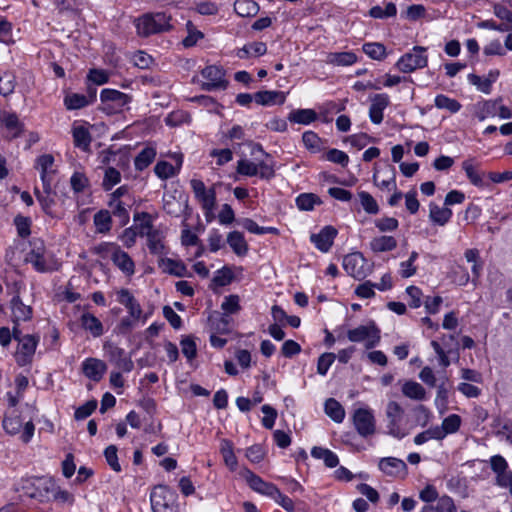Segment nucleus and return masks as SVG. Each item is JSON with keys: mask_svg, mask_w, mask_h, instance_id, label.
<instances>
[{"mask_svg": "<svg viewBox=\"0 0 512 512\" xmlns=\"http://www.w3.org/2000/svg\"><path fill=\"white\" fill-rule=\"evenodd\" d=\"M494 428H496L495 435L500 440H505L507 443L512 445V425L510 423L501 424L500 420H496L494 423Z\"/></svg>", "mask_w": 512, "mask_h": 512, "instance_id": "69168bd1", "label": "nucleus"}, {"mask_svg": "<svg viewBox=\"0 0 512 512\" xmlns=\"http://www.w3.org/2000/svg\"><path fill=\"white\" fill-rule=\"evenodd\" d=\"M111 261L126 276H131L135 273L134 261L132 260L128 253H126L120 248L119 245L115 250Z\"/></svg>", "mask_w": 512, "mask_h": 512, "instance_id": "393cba45", "label": "nucleus"}, {"mask_svg": "<svg viewBox=\"0 0 512 512\" xmlns=\"http://www.w3.org/2000/svg\"><path fill=\"white\" fill-rule=\"evenodd\" d=\"M493 12L497 18L502 20L501 26L506 27L507 31L512 30V11L501 4H496L494 5Z\"/></svg>", "mask_w": 512, "mask_h": 512, "instance_id": "052dcab7", "label": "nucleus"}, {"mask_svg": "<svg viewBox=\"0 0 512 512\" xmlns=\"http://www.w3.org/2000/svg\"><path fill=\"white\" fill-rule=\"evenodd\" d=\"M490 466L492 471L496 474V484H505L504 481L507 479L508 463L506 459L501 455H494L490 458Z\"/></svg>", "mask_w": 512, "mask_h": 512, "instance_id": "7c9ffc66", "label": "nucleus"}, {"mask_svg": "<svg viewBox=\"0 0 512 512\" xmlns=\"http://www.w3.org/2000/svg\"><path fill=\"white\" fill-rule=\"evenodd\" d=\"M116 295L117 301L121 305L125 306L131 318H133L134 320L142 319L143 310L138 301L135 299V297L128 289L121 288L116 291Z\"/></svg>", "mask_w": 512, "mask_h": 512, "instance_id": "4468645a", "label": "nucleus"}, {"mask_svg": "<svg viewBox=\"0 0 512 512\" xmlns=\"http://www.w3.org/2000/svg\"><path fill=\"white\" fill-rule=\"evenodd\" d=\"M325 413L335 422L341 423L345 418L343 406L334 398L326 400L324 405Z\"/></svg>", "mask_w": 512, "mask_h": 512, "instance_id": "a18cd8bd", "label": "nucleus"}, {"mask_svg": "<svg viewBox=\"0 0 512 512\" xmlns=\"http://www.w3.org/2000/svg\"><path fill=\"white\" fill-rule=\"evenodd\" d=\"M378 467L384 474L391 477L404 478L407 475V465L399 458H382L379 461Z\"/></svg>", "mask_w": 512, "mask_h": 512, "instance_id": "dca6fc26", "label": "nucleus"}, {"mask_svg": "<svg viewBox=\"0 0 512 512\" xmlns=\"http://www.w3.org/2000/svg\"><path fill=\"white\" fill-rule=\"evenodd\" d=\"M202 77L206 80L202 84V89L212 91L216 89H226L228 82L225 80L224 71L215 65L207 66L201 71Z\"/></svg>", "mask_w": 512, "mask_h": 512, "instance_id": "f8f14e48", "label": "nucleus"}, {"mask_svg": "<svg viewBox=\"0 0 512 512\" xmlns=\"http://www.w3.org/2000/svg\"><path fill=\"white\" fill-rule=\"evenodd\" d=\"M30 246L31 249L25 256V262L32 264L37 272L47 273L59 269L60 263L52 254L47 253L42 240L33 239L30 242Z\"/></svg>", "mask_w": 512, "mask_h": 512, "instance_id": "f257e3e1", "label": "nucleus"}, {"mask_svg": "<svg viewBox=\"0 0 512 512\" xmlns=\"http://www.w3.org/2000/svg\"><path fill=\"white\" fill-rule=\"evenodd\" d=\"M369 108V118L374 124H380L383 121V111L390 105V98L386 93L375 94L371 98Z\"/></svg>", "mask_w": 512, "mask_h": 512, "instance_id": "f3484780", "label": "nucleus"}, {"mask_svg": "<svg viewBox=\"0 0 512 512\" xmlns=\"http://www.w3.org/2000/svg\"><path fill=\"white\" fill-rule=\"evenodd\" d=\"M336 235L337 230L334 227L325 226L318 234H312L310 240L321 252H328Z\"/></svg>", "mask_w": 512, "mask_h": 512, "instance_id": "6ab92c4d", "label": "nucleus"}, {"mask_svg": "<svg viewBox=\"0 0 512 512\" xmlns=\"http://www.w3.org/2000/svg\"><path fill=\"white\" fill-rule=\"evenodd\" d=\"M54 191L52 185H49V189L43 187L40 191L37 187L34 188V195L39 202L43 212L47 215H52V208L55 205Z\"/></svg>", "mask_w": 512, "mask_h": 512, "instance_id": "cd10ccee", "label": "nucleus"}, {"mask_svg": "<svg viewBox=\"0 0 512 512\" xmlns=\"http://www.w3.org/2000/svg\"><path fill=\"white\" fill-rule=\"evenodd\" d=\"M127 206L128 204L122 200H110L109 202L111 213L119 218L121 225H126L129 221Z\"/></svg>", "mask_w": 512, "mask_h": 512, "instance_id": "3c124183", "label": "nucleus"}, {"mask_svg": "<svg viewBox=\"0 0 512 512\" xmlns=\"http://www.w3.org/2000/svg\"><path fill=\"white\" fill-rule=\"evenodd\" d=\"M363 52L373 60L381 61L386 58V47L382 43L369 42L362 46Z\"/></svg>", "mask_w": 512, "mask_h": 512, "instance_id": "8fccbe9b", "label": "nucleus"}, {"mask_svg": "<svg viewBox=\"0 0 512 512\" xmlns=\"http://www.w3.org/2000/svg\"><path fill=\"white\" fill-rule=\"evenodd\" d=\"M234 278L233 272L229 267H222L221 269L217 270L212 282L218 286V287H224L226 285H229Z\"/></svg>", "mask_w": 512, "mask_h": 512, "instance_id": "680f3d73", "label": "nucleus"}, {"mask_svg": "<svg viewBox=\"0 0 512 512\" xmlns=\"http://www.w3.org/2000/svg\"><path fill=\"white\" fill-rule=\"evenodd\" d=\"M156 150L153 147H146L135 157L134 166L138 171L146 169L155 159Z\"/></svg>", "mask_w": 512, "mask_h": 512, "instance_id": "49530a36", "label": "nucleus"}, {"mask_svg": "<svg viewBox=\"0 0 512 512\" xmlns=\"http://www.w3.org/2000/svg\"><path fill=\"white\" fill-rule=\"evenodd\" d=\"M358 197L360 204L366 213L371 215L379 213V205L370 193L366 191H360L358 192Z\"/></svg>", "mask_w": 512, "mask_h": 512, "instance_id": "6e6d98bb", "label": "nucleus"}, {"mask_svg": "<svg viewBox=\"0 0 512 512\" xmlns=\"http://www.w3.org/2000/svg\"><path fill=\"white\" fill-rule=\"evenodd\" d=\"M358 61L357 55L352 51L330 52L326 55L325 62L332 66H351Z\"/></svg>", "mask_w": 512, "mask_h": 512, "instance_id": "bb28decb", "label": "nucleus"}, {"mask_svg": "<svg viewBox=\"0 0 512 512\" xmlns=\"http://www.w3.org/2000/svg\"><path fill=\"white\" fill-rule=\"evenodd\" d=\"M10 305L13 327L20 328L19 326L21 322L29 321L32 318V308L25 305L18 295L12 298Z\"/></svg>", "mask_w": 512, "mask_h": 512, "instance_id": "2eb2a0df", "label": "nucleus"}, {"mask_svg": "<svg viewBox=\"0 0 512 512\" xmlns=\"http://www.w3.org/2000/svg\"><path fill=\"white\" fill-rule=\"evenodd\" d=\"M259 5L254 0H237L234 11L241 17H253L259 12Z\"/></svg>", "mask_w": 512, "mask_h": 512, "instance_id": "79ce46f5", "label": "nucleus"}, {"mask_svg": "<svg viewBox=\"0 0 512 512\" xmlns=\"http://www.w3.org/2000/svg\"><path fill=\"white\" fill-rule=\"evenodd\" d=\"M102 111L108 115L121 113L131 103L132 96L116 89L105 88L100 92Z\"/></svg>", "mask_w": 512, "mask_h": 512, "instance_id": "39448f33", "label": "nucleus"}, {"mask_svg": "<svg viewBox=\"0 0 512 512\" xmlns=\"http://www.w3.org/2000/svg\"><path fill=\"white\" fill-rule=\"evenodd\" d=\"M137 34L148 37L152 34L168 31L171 28L170 17L165 13H147L134 21Z\"/></svg>", "mask_w": 512, "mask_h": 512, "instance_id": "f03ea898", "label": "nucleus"}, {"mask_svg": "<svg viewBox=\"0 0 512 512\" xmlns=\"http://www.w3.org/2000/svg\"><path fill=\"white\" fill-rule=\"evenodd\" d=\"M227 243L238 256H244L248 252V244L243 234L239 231L230 232L227 236Z\"/></svg>", "mask_w": 512, "mask_h": 512, "instance_id": "e433bc0d", "label": "nucleus"}, {"mask_svg": "<svg viewBox=\"0 0 512 512\" xmlns=\"http://www.w3.org/2000/svg\"><path fill=\"white\" fill-rule=\"evenodd\" d=\"M302 141L304 146L312 153L320 151L321 139L313 131H306L302 135Z\"/></svg>", "mask_w": 512, "mask_h": 512, "instance_id": "e2e57ef3", "label": "nucleus"}, {"mask_svg": "<svg viewBox=\"0 0 512 512\" xmlns=\"http://www.w3.org/2000/svg\"><path fill=\"white\" fill-rule=\"evenodd\" d=\"M108 356L110 361L124 372H130L134 367L132 360L127 356L125 350L118 346L110 345L108 347Z\"/></svg>", "mask_w": 512, "mask_h": 512, "instance_id": "5701e85b", "label": "nucleus"}, {"mask_svg": "<svg viewBox=\"0 0 512 512\" xmlns=\"http://www.w3.org/2000/svg\"><path fill=\"white\" fill-rule=\"evenodd\" d=\"M260 152L266 156V160L257 162L258 165V176L264 180H270L275 176L274 161L270 158V155L265 153L260 144H255L252 148V154Z\"/></svg>", "mask_w": 512, "mask_h": 512, "instance_id": "b1692460", "label": "nucleus"}, {"mask_svg": "<svg viewBox=\"0 0 512 512\" xmlns=\"http://www.w3.org/2000/svg\"><path fill=\"white\" fill-rule=\"evenodd\" d=\"M173 158L175 160V165L167 161H159L155 165L154 172L157 177H159L162 180H166L176 176L179 173L183 162L182 157L180 155L175 154Z\"/></svg>", "mask_w": 512, "mask_h": 512, "instance_id": "4be33fe9", "label": "nucleus"}, {"mask_svg": "<svg viewBox=\"0 0 512 512\" xmlns=\"http://www.w3.org/2000/svg\"><path fill=\"white\" fill-rule=\"evenodd\" d=\"M404 410L395 401H390L386 407V416L388 419L387 430L391 436L402 439L408 432L401 426Z\"/></svg>", "mask_w": 512, "mask_h": 512, "instance_id": "1a4fd4ad", "label": "nucleus"}, {"mask_svg": "<svg viewBox=\"0 0 512 512\" xmlns=\"http://www.w3.org/2000/svg\"><path fill=\"white\" fill-rule=\"evenodd\" d=\"M286 94L282 91H259L254 94V101L262 106L282 105Z\"/></svg>", "mask_w": 512, "mask_h": 512, "instance_id": "a878e982", "label": "nucleus"}, {"mask_svg": "<svg viewBox=\"0 0 512 512\" xmlns=\"http://www.w3.org/2000/svg\"><path fill=\"white\" fill-rule=\"evenodd\" d=\"M16 86V77L11 72L0 75V94L4 97L12 94Z\"/></svg>", "mask_w": 512, "mask_h": 512, "instance_id": "bf43d9fd", "label": "nucleus"}, {"mask_svg": "<svg viewBox=\"0 0 512 512\" xmlns=\"http://www.w3.org/2000/svg\"><path fill=\"white\" fill-rule=\"evenodd\" d=\"M93 222L96 228V232L106 234L111 230L112 218L108 210L98 211L94 217Z\"/></svg>", "mask_w": 512, "mask_h": 512, "instance_id": "de8ad7c7", "label": "nucleus"}, {"mask_svg": "<svg viewBox=\"0 0 512 512\" xmlns=\"http://www.w3.org/2000/svg\"><path fill=\"white\" fill-rule=\"evenodd\" d=\"M353 424L362 437H368L376 431V421L373 411L369 408H358L353 413Z\"/></svg>", "mask_w": 512, "mask_h": 512, "instance_id": "9b49d317", "label": "nucleus"}, {"mask_svg": "<svg viewBox=\"0 0 512 512\" xmlns=\"http://www.w3.org/2000/svg\"><path fill=\"white\" fill-rule=\"evenodd\" d=\"M181 351L183 355L187 358V360L190 362L192 361L196 355H197V346L196 343L191 336L184 337L181 342Z\"/></svg>", "mask_w": 512, "mask_h": 512, "instance_id": "338daca9", "label": "nucleus"}, {"mask_svg": "<svg viewBox=\"0 0 512 512\" xmlns=\"http://www.w3.org/2000/svg\"><path fill=\"white\" fill-rule=\"evenodd\" d=\"M161 266L165 272L175 275L177 277H183L186 274V266L177 260L170 258L162 259Z\"/></svg>", "mask_w": 512, "mask_h": 512, "instance_id": "5fc2aeb1", "label": "nucleus"}, {"mask_svg": "<svg viewBox=\"0 0 512 512\" xmlns=\"http://www.w3.org/2000/svg\"><path fill=\"white\" fill-rule=\"evenodd\" d=\"M134 221L138 222V224L135 227V230L139 233L141 237L146 236L150 232L156 230L153 226V218L147 212L135 214Z\"/></svg>", "mask_w": 512, "mask_h": 512, "instance_id": "a19ab883", "label": "nucleus"}, {"mask_svg": "<svg viewBox=\"0 0 512 512\" xmlns=\"http://www.w3.org/2000/svg\"><path fill=\"white\" fill-rule=\"evenodd\" d=\"M164 211L173 216L179 217L188 209V200L186 197H176L172 194H165L163 197Z\"/></svg>", "mask_w": 512, "mask_h": 512, "instance_id": "a211bd4d", "label": "nucleus"}, {"mask_svg": "<svg viewBox=\"0 0 512 512\" xmlns=\"http://www.w3.org/2000/svg\"><path fill=\"white\" fill-rule=\"evenodd\" d=\"M452 210L447 207H440L435 203L429 205L430 220L440 226H444L452 217Z\"/></svg>", "mask_w": 512, "mask_h": 512, "instance_id": "72a5a7b5", "label": "nucleus"}, {"mask_svg": "<svg viewBox=\"0 0 512 512\" xmlns=\"http://www.w3.org/2000/svg\"><path fill=\"white\" fill-rule=\"evenodd\" d=\"M147 246L151 254L162 255L165 253L164 236L162 232L156 229L146 235Z\"/></svg>", "mask_w": 512, "mask_h": 512, "instance_id": "ea45409f", "label": "nucleus"}, {"mask_svg": "<svg viewBox=\"0 0 512 512\" xmlns=\"http://www.w3.org/2000/svg\"><path fill=\"white\" fill-rule=\"evenodd\" d=\"M320 204H322L321 199L313 193H302L296 198V206L301 211H311Z\"/></svg>", "mask_w": 512, "mask_h": 512, "instance_id": "09e8293b", "label": "nucleus"}, {"mask_svg": "<svg viewBox=\"0 0 512 512\" xmlns=\"http://www.w3.org/2000/svg\"><path fill=\"white\" fill-rule=\"evenodd\" d=\"M343 268L348 275L357 280L364 279L370 272L367 260L360 252H354L343 258Z\"/></svg>", "mask_w": 512, "mask_h": 512, "instance_id": "9d476101", "label": "nucleus"}, {"mask_svg": "<svg viewBox=\"0 0 512 512\" xmlns=\"http://www.w3.org/2000/svg\"><path fill=\"white\" fill-rule=\"evenodd\" d=\"M13 338L18 342L14 354L16 363L21 367L31 364L40 340L39 336L23 335L20 328L13 327Z\"/></svg>", "mask_w": 512, "mask_h": 512, "instance_id": "7ed1b4c3", "label": "nucleus"}, {"mask_svg": "<svg viewBox=\"0 0 512 512\" xmlns=\"http://www.w3.org/2000/svg\"><path fill=\"white\" fill-rule=\"evenodd\" d=\"M3 121V129L6 130V133L3 135L4 138L10 140L20 136L22 133V124L15 113L8 112Z\"/></svg>", "mask_w": 512, "mask_h": 512, "instance_id": "c756f323", "label": "nucleus"}, {"mask_svg": "<svg viewBox=\"0 0 512 512\" xmlns=\"http://www.w3.org/2000/svg\"><path fill=\"white\" fill-rule=\"evenodd\" d=\"M462 168L465 171L467 178L474 186L485 187L488 185L484 181V174L479 171L477 165H475L472 160H465L462 163Z\"/></svg>", "mask_w": 512, "mask_h": 512, "instance_id": "f704fd0d", "label": "nucleus"}, {"mask_svg": "<svg viewBox=\"0 0 512 512\" xmlns=\"http://www.w3.org/2000/svg\"><path fill=\"white\" fill-rule=\"evenodd\" d=\"M347 338L351 342L365 341L366 349H371L380 342V330L374 325H360L347 332Z\"/></svg>", "mask_w": 512, "mask_h": 512, "instance_id": "6e6552de", "label": "nucleus"}, {"mask_svg": "<svg viewBox=\"0 0 512 512\" xmlns=\"http://www.w3.org/2000/svg\"><path fill=\"white\" fill-rule=\"evenodd\" d=\"M220 452L223 456V460L226 466L234 471L237 468V458L234 454L233 443L228 439H222L220 444Z\"/></svg>", "mask_w": 512, "mask_h": 512, "instance_id": "c03bdc74", "label": "nucleus"}, {"mask_svg": "<svg viewBox=\"0 0 512 512\" xmlns=\"http://www.w3.org/2000/svg\"><path fill=\"white\" fill-rule=\"evenodd\" d=\"M442 440L443 433L439 430V426L430 427L429 429L417 434L414 437V443L416 445H422L429 440Z\"/></svg>", "mask_w": 512, "mask_h": 512, "instance_id": "13d9d810", "label": "nucleus"}, {"mask_svg": "<svg viewBox=\"0 0 512 512\" xmlns=\"http://www.w3.org/2000/svg\"><path fill=\"white\" fill-rule=\"evenodd\" d=\"M461 425V417L457 414H451L447 416L443 421L442 425L439 426V430L443 433V439L448 434L457 432Z\"/></svg>", "mask_w": 512, "mask_h": 512, "instance_id": "603ef678", "label": "nucleus"}, {"mask_svg": "<svg viewBox=\"0 0 512 512\" xmlns=\"http://www.w3.org/2000/svg\"><path fill=\"white\" fill-rule=\"evenodd\" d=\"M287 118L291 123L309 125L317 119V113L313 109H296Z\"/></svg>", "mask_w": 512, "mask_h": 512, "instance_id": "4c0bfd02", "label": "nucleus"}, {"mask_svg": "<svg viewBox=\"0 0 512 512\" xmlns=\"http://www.w3.org/2000/svg\"><path fill=\"white\" fill-rule=\"evenodd\" d=\"M55 159L52 154H42L35 160V169L40 174L42 186L49 189V185H52L56 169L54 165Z\"/></svg>", "mask_w": 512, "mask_h": 512, "instance_id": "ddd939ff", "label": "nucleus"}, {"mask_svg": "<svg viewBox=\"0 0 512 512\" xmlns=\"http://www.w3.org/2000/svg\"><path fill=\"white\" fill-rule=\"evenodd\" d=\"M177 498L176 492L169 487L156 486L150 494L153 512H178Z\"/></svg>", "mask_w": 512, "mask_h": 512, "instance_id": "20e7f679", "label": "nucleus"}, {"mask_svg": "<svg viewBox=\"0 0 512 512\" xmlns=\"http://www.w3.org/2000/svg\"><path fill=\"white\" fill-rule=\"evenodd\" d=\"M74 145L83 151H88L91 143V135L84 126H77L72 131Z\"/></svg>", "mask_w": 512, "mask_h": 512, "instance_id": "37998d69", "label": "nucleus"}, {"mask_svg": "<svg viewBox=\"0 0 512 512\" xmlns=\"http://www.w3.org/2000/svg\"><path fill=\"white\" fill-rule=\"evenodd\" d=\"M106 370H107L106 364L102 360H99L96 358H87L82 363L83 374L87 378H89L90 380H93L95 382H98L102 379Z\"/></svg>", "mask_w": 512, "mask_h": 512, "instance_id": "412c9836", "label": "nucleus"}, {"mask_svg": "<svg viewBox=\"0 0 512 512\" xmlns=\"http://www.w3.org/2000/svg\"><path fill=\"white\" fill-rule=\"evenodd\" d=\"M82 327L91 333L93 337H100L104 333V327L101 321L91 313H83L81 316Z\"/></svg>", "mask_w": 512, "mask_h": 512, "instance_id": "473e14b6", "label": "nucleus"}, {"mask_svg": "<svg viewBox=\"0 0 512 512\" xmlns=\"http://www.w3.org/2000/svg\"><path fill=\"white\" fill-rule=\"evenodd\" d=\"M236 171L244 176H258V165L247 159H241L237 162Z\"/></svg>", "mask_w": 512, "mask_h": 512, "instance_id": "774afa93", "label": "nucleus"}, {"mask_svg": "<svg viewBox=\"0 0 512 512\" xmlns=\"http://www.w3.org/2000/svg\"><path fill=\"white\" fill-rule=\"evenodd\" d=\"M387 177L380 180V172L376 171L373 174V182L381 190L392 191L396 190V172L393 166H389L386 171Z\"/></svg>", "mask_w": 512, "mask_h": 512, "instance_id": "c9c22d12", "label": "nucleus"}, {"mask_svg": "<svg viewBox=\"0 0 512 512\" xmlns=\"http://www.w3.org/2000/svg\"><path fill=\"white\" fill-rule=\"evenodd\" d=\"M2 426L6 433L10 435L20 434V439L24 443L30 442L34 435L35 426L31 420L27 421L23 426V421L16 411L13 410L11 413L5 414Z\"/></svg>", "mask_w": 512, "mask_h": 512, "instance_id": "423d86ee", "label": "nucleus"}, {"mask_svg": "<svg viewBox=\"0 0 512 512\" xmlns=\"http://www.w3.org/2000/svg\"><path fill=\"white\" fill-rule=\"evenodd\" d=\"M369 246L375 253L389 252L397 247V240L393 236H378L370 241Z\"/></svg>", "mask_w": 512, "mask_h": 512, "instance_id": "2f4dec72", "label": "nucleus"}, {"mask_svg": "<svg viewBox=\"0 0 512 512\" xmlns=\"http://www.w3.org/2000/svg\"><path fill=\"white\" fill-rule=\"evenodd\" d=\"M242 476L247 481L251 489L268 497H270V495L276 488V485L269 482H265L262 478H260L258 475H256L249 469H245L242 472Z\"/></svg>", "mask_w": 512, "mask_h": 512, "instance_id": "aec40b11", "label": "nucleus"}, {"mask_svg": "<svg viewBox=\"0 0 512 512\" xmlns=\"http://www.w3.org/2000/svg\"><path fill=\"white\" fill-rule=\"evenodd\" d=\"M120 181H121L120 172L113 167H109L105 170L102 186H103L104 190L108 191V190H111Z\"/></svg>", "mask_w": 512, "mask_h": 512, "instance_id": "0e129e2a", "label": "nucleus"}, {"mask_svg": "<svg viewBox=\"0 0 512 512\" xmlns=\"http://www.w3.org/2000/svg\"><path fill=\"white\" fill-rule=\"evenodd\" d=\"M195 198L201 203L206 214L212 212L215 208L216 192L214 188L207 189L203 194L196 195Z\"/></svg>", "mask_w": 512, "mask_h": 512, "instance_id": "4d7b16f0", "label": "nucleus"}, {"mask_svg": "<svg viewBox=\"0 0 512 512\" xmlns=\"http://www.w3.org/2000/svg\"><path fill=\"white\" fill-rule=\"evenodd\" d=\"M427 64L426 48L414 46L410 52L405 53L398 59L395 66L402 73H412L426 67Z\"/></svg>", "mask_w": 512, "mask_h": 512, "instance_id": "0eeeda50", "label": "nucleus"}, {"mask_svg": "<svg viewBox=\"0 0 512 512\" xmlns=\"http://www.w3.org/2000/svg\"><path fill=\"white\" fill-rule=\"evenodd\" d=\"M401 390L404 396L412 400L423 401L427 397L424 387L415 381H406Z\"/></svg>", "mask_w": 512, "mask_h": 512, "instance_id": "58836bf2", "label": "nucleus"}, {"mask_svg": "<svg viewBox=\"0 0 512 512\" xmlns=\"http://www.w3.org/2000/svg\"><path fill=\"white\" fill-rule=\"evenodd\" d=\"M434 104L438 109H445L451 113H456L461 109V104L453 98L439 94L435 97Z\"/></svg>", "mask_w": 512, "mask_h": 512, "instance_id": "864d4df0", "label": "nucleus"}, {"mask_svg": "<svg viewBox=\"0 0 512 512\" xmlns=\"http://www.w3.org/2000/svg\"><path fill=\"white\" fill-rule=\"evenodd\" d=\"M96 99L95 91L91 94L90 99L78 93L67 94L64 98V105L68 110H77L86 107Z\"/></svg>", "mask_w": 512, "mask_h": 512, "instance_id": "c85d7f7f", "label": "nucleus"}]
</instances>
